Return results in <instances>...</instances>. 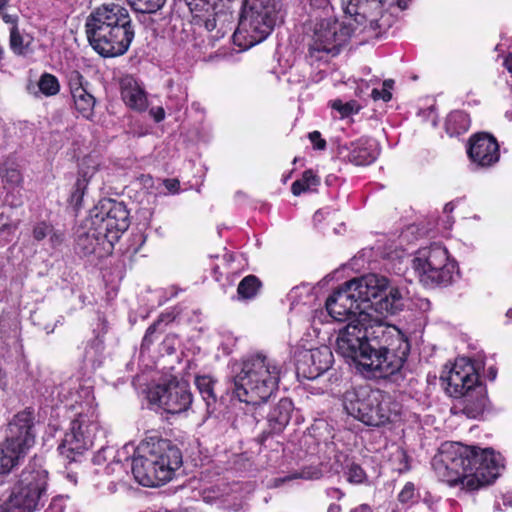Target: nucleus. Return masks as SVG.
<instances>
[{"instance_id": "0eeeda50", "label": "nucleus", "mask_w": 512, "mask_h": 512, "mask_svg": "<svg viewBox=\"0 0 512 512\" xmlns=\"http://www.w3.org/2000/svg\"><path fill=\"white\" fill-rule=\"evenodd\" d=\"M284 20L277 0H243L234 41L243 48L264 41Z\"/></svg>"}, {"instance_id": "393cba45", "label": "nucleus", "mask_w": 512, "mask_h": 512, "mask_svg": "<svg viewBox=\"0 0 512 512\" xmlns=\"http://www.w3.org/2000/svg\"><path fill=\"white\" fill-rule=\"evenodd\" d=\"M43 502L14 484L6 498H0V512H35Z\"/></svg>"}, {"instance_id": "2eb2a0df", "label": "nucleus", "mask_w": 512, "mask_h": 512, "mask_svg": "<svg viewBox=\"0 0 512 512\" xmlns=\"http://www.w3.org/2000/svg\"><path fill=\"white\" fill-rule=\"evenodd\" d=\"M151 403L171 414L182 413L191 406L192 394L186 382L170 381L157 385L148 394Z\"/></svg>"}, {"instance_id": "bf43d9fd", "label": "nucleus", "mask_w": 512, "mask_h": 512, "mask_svg": "<svg viewBox=\"0 0 512 512\" xmlns=\"http://www.w3.org/2000/svg\"><path fill=\"white\" fill-rule=\"evenodd\" d=\"M48 237H49V241H50L52 246L59 245L62 242V240H63L62 234L59 233V232L54 231L53 228H52L51 234Z\"/></svg>"}, {"instance_id": "c9c22d12", "label": "nucleus", "mask_w": 512, "mask_h": 512, "mask_svg": "<svg viewBox=\"0 0 512 512\" xmlns=\"http://www.w3.org/2000/svg\"><path fill=\"white\" fill-rule=\"evenodd\" d=\"M195 384L207 406L216 402V395L214 393V381L210 376H197Z\"/></svg>"}, {"instance_id": "e2e57ef3", "label": "nucleus", "mask_w": 512, "mask_h": 512, "mask_svg": "<svg viewBox=\"0 0 512 512\" xmlns=\"http://www.w3.org/2000/svg\"><path fill=\"white\" fill-rule=\"evenodd\" d=\"M349 512H374L372 506L369 504L363 503L354 508H352Z\"/></svg>"}, {"instance_id": "37998d69", "label": "nucleus", "mask_w": 512, "mask_h": 512, "mask_svg": "<svg viewBox=\"0 0 512 512\" xmlns=\"http://www.w3.org/2000/svg\"><path fill=\"white\" fill-rule=\"evenodd\" d=\"M104 351V341L100 337L94 338L85 349V359L94 363Z\"/></svg>"}, {"instance_id": "dca6fc26", "label": "nucleus", "mask_w": 512, "mask_h": 512, "mask_svg": "<svg viewBox=\"0 0 512 512\" xmlns=\"http://www.w3.org/2000/svg\"><path fill=\"white\" fill-rule=\"evenodd\" d=\"M87 217L76 231V250L84 255L104 257L112 252L114 244L106 234Z\"/></svg>"}, {"instance_id": "423d86ee", "label": "nucleus", "mask_w": 512, "mask_h": 512, "mask_svg": "<svg viewBox=\"0 0 512 512\" xmlns=\"http://www.w3.org/2000/svg\"><path fill=\"white\" fill-rule=\"evenodd\" d=\"M440 380L447 394L461 399V411L468 418L476 419L483 414L488 401L487 391L470 360L457 359L448 371L442 373Z\"/></svg>"}, {"instance_id": "052dcab7", "label": "nucleus", "mask_w": 512, "mask_h": 512, "mask_svg": "<svg viewBox=\"0 0 512 512\" xmlns=\"http://www.w3.org/2000/svg\"><path fill=\"white\" fill-rule=\"evenodd\" d=\"M11 0H0V19L4 21L5 15H12V13H8L6 10L9 6ZM13 15H17L16 13H13Z\"/></svg>"}, {"instance_id": "338daca9", "label": "nucleus", "mask_w": 512, "mask_h": 512, "mask_svg": "<svg viewBox=\"0 0 512 512\" xmlns=\"http://www.w3.org/2000/svg\"><path fill=\"white\" fill-rule=\"evenodd\" d=\"M342 508L339 504L331 503L328 506L327 512H341Z\"/></svg>"}, {"instance_id": "5701e85b", "label": "nucleus", "mask_w": 512, "mask_h": 512, "mask_svg": "<svg viewBox=\"0 0 512 512\" xmlns=\"http://www.w3.org/2000/svg\"><path fill=\"white\" fill-rule=\"evenodd\" d=\"M339 156L357 166L373 163L378 157V150L374 140L361 138L349 144L338 146Z\"/></svg>"}, {"instance_id": "f8f14e48", "label": "nucleus", "mask_w": 512, "mask_h": 512, "mask_svg": "<svg viewBox=\"0 0 512 512\" xmlns=\"http://www.w3.org/2000/svg\"><path fill=\"white\" fill-rule=\"evenodd\" d=\"M412 267L419 281L427 287L450 284L457 268L447 249L436 243L419 249L412 260Z\"/></svg>"}, {"instance_id": "8fccbe9b", "label": "nucleus", "mask_w": 512, "mask_h": 512, "mask_svg": "<svg viewBox=\"0 0 512 512\" xmlns=\"http://www.w3.org/2000/svg\"><path fill=\"white\" fill-rule=\"evenodd\" d=\"M161 323L160 320L154 322L153 324H151L147 330H146V333L143 337V345H147L149 346L153 341V335L155 334V332L157 331V327L158 325Z\"/></svg>"}, {"instance_id": "4468645a", "label": "nucleus", "mask_w": 512, "mask_h": 512, "mask_svg": "<svg viewBox=\"0 0 512 512\" xmlns=\"http://www.w3.org/2000/svg\"><path fill=\"white\" fill-rule=\"evenodd\" d=\"M92 225L98 226L113 242L118 241L121 234L129 227V212L123 202L105 198L90 210Z\"/></svg>"}, {"instance_id": "0e129e2a", "label": "nucleus", "mask_w": 512, "mask_h": 512, "mask_svg": "<svg viewBox=\"0 0 512 512\" xmlns=\"http://www.w3.org/2000/svg\"><path fill=\"white\" fill-rule=\"evenodd\" d=\"M504 66L509 71V73L512 74V53H509L505 60H504Z\"/></svg>"}, {"instance_id": "79ce46f5", "label": "nucleus", "mask_w": 512, "mask_h": 512, "mask_svg": "<svg viewBox=\"0 0 512 512\" xmlns=\"http://www.w3.org/2000/svg\"><path fill=\"white\" fill-rule=\"evenodd\" d=\"M420 497L419 491L416 489L414 483L407 482L401 491L399 492L397 499L398 502L402 505H415L416 499Z\"/></svg>"}, {"instance_id": "cd10ccee", "label": "nucleus", "mask_w": 512, "mask_h": 512, "mask_svg": "<svg viewBox=\"0 0 512 512\" xmlns=\"http://www.w3.org/2000/svg\"><path fill=\"white\" fill-rule=\"evenodd\" d=\"M121 96L125 104L134 110L144 111L148 106L146 92L132 78L124 80Z\"/></svg>"}, {"instance_id": "412c9836", "label": "nucleus", "mask_w": 512, "mask_h": 512, "mask_svg": "<svg viewBox=\"0 0 512 512\" xmlns=\"http://www.w3.org/2000/svg\"><path fill=\"white\" fill-rule=\"evenodd\" d=\"M333 362V354L329 347L306 350L297 361V373L307 379H315L327 371Z\"/></svg>"}, {"instance_id": "680f3d73", "label": "nucleus", "mask_w": 512, "mask_h": 512, "mask_svg": "<svg viewBox=\"0 0 512 512\" xmlns=\"http://www.w3.org/2000/svg\"><path fill=\"white\" fill-rule=\"evenodd\" d=\"M502 506L504 508H512V491L502 495Z\"/></svg>"}, {"instance_id": "f03ea898", "label": "nucleus", "mask_w": 512, "mask_h": 512, "mask_svg": "<svg viewBox=\"0 0 512 512\" xmlns=\"http://www.w3.org/2000/svg\"><path fill=\"white\" fill-rule=\"evenodd\" d=\"M85 27L90 45L103 57L126 53L135 35L128 10L116 3L95 9L88 16Z\"/></svg>"}, {"instance_id": "a211bd4d", "label": "nucleus", "mask_w": 512, "mask_h": 512, "mask_svg": "<svg viewBox=\"0 0 512 512\" xmlns=\"http://www.w3.org/2000/svg\"><path fill=\"white\" fill-rule=\"evenodd\" d=\"M325 306L329 316L338 322L346 320L350 322L362 310L347 282L327 298Z\"/></svg>"}, {"instance_id": "c03bdc74", "label": "nucleus", "mask_w": 512, "mask_h": 512, "mask_svg": "<svg viewBox=\"0 0 512 512\" xmlns=\"http://www.w3.org/2000/svg\"><path fill=\"white\" fill-rule=\"evenodd\" d=\"M67 81L71 95L77 93L78 91L87 89L88 82L77 70H72L68 73Z\"/></svg>"}, {"instance_id": "9d476101", "label": "nucleus", "mask_w": 512, "mask_h": 512, "mask_svg": "<svg viewBox=\"0 0 512 512\" xmlns=\"http://www.w3.org/2000/svg\"><path fill=\"white\" fill-rule=\"evenodd\" d=\"M378 325H383L379 319L372 318L370 312L361 311L359 315L340 329L335 351L344 358L352 360L359 369L364 371V358L369 357L372 343V331Z\"/></svg>"}, {"instance_id": "a18cd8bd", "label": "nucleus", "mask_w": 512, "mask_h": 512, "mask_svg": "<svg viewBox=\"0 0 512 512\" xmlns=\"http://www.w3.org/2000/svg\"><path fill=\"white\" fill-rule=\"evenodd\" d=\"M89 179L86 174L79 176L75 182L74 191L71 194V202L75 205H80L88 186Z\"/></svg>"}, {"instance_id": "b1692460", "label": "nucleus", "mask_w": 512, "mask_h": 512, "mask_svg": "<svg viewBox=\"0 0 512 512\" xmlns=\"http://www.w3.org/2000/svg\"><path fill=\"white\" fill-rule=\"evenodd\" d=\"M378 395L379 389H372L367 385L349 389L343 395L344 409L360 421L368 406L378 403L375 398Z\"/></svg>"}, {"instance_id": "aec40b11", "label": "nucleus", "mask_w": 512, "mask_h": 512, "mask_svg": "<svg viewBox=\"0 0 512 512\" xmlns=\"http://www.w3.org/2000/svg\"><path fill=\"white\" fill-rule=\"evenodd\" d=\"M15 484L43 502L48 487V471L43 466V459L32 458L21 471Z\"/></svg>"}, {"instance_id": "72a5a7b5", "label": "nucleus", "mask_w": 512, "mask_h": 512, "mask_svg": "<svg viewBox=\"0 0 512 512\" xmlns=\"http://www.w3.org/2000/svg\"><path fill=\"white\" fill-rule=\"evenodd\" d=\"M319 178L312 170H307L302 174L301 179L293 182L291 191L295 196L307 192L319 184Z\"/></svg>"}, {"instance_id": "473e14b6", "label": "nucleus", "mask_w": 512, "mask_h": 512, "mask_svg": "<svg viewBox=\"0 0 512 512\" xmlns=\"http://www.w3.org/2000/svg\"><path fill=\"white\" fill-rule=\"evenodd\" d=\"M343 475L347 482L354 485L363 484L368 479L364 469L352 460H346L343 466Z\"/></svg>"}, {"instance_id": "4be33fe9", "label": "nucleus", "mask_w": 512, "mask_h": 512, "mask_svg": "<svg viewBox=\"0 0 512 512\" xmlns=\"http://www.w3.org/2000/svg\"><path fill=\"white\" fill-rule=\"evenodd\" d=\"M345 14L354 16V21L363 25V30L376 31L382 28L380 19L371 12H379L386 0H339Z\"/></svg>"}, {"instance_id": "a19ab883", "label": "nucleus", "mask_w": 512, "mask_h": 512, "mask_svg": "<svg viewBox=\"0 0 512 512\" xmlns=\"http://www.w3.org/2000/svg\"><path fill=\"white\" fill-rule=\"evenodd\" d=\"M131 7L140 13H155L160 10L166 0H128Z\"/></svg>"}, {"instance_id": "bb28decb", "label": "nucleus", "mask_w": 512, "mask_h": 512, "mask_svg": "<svg viewBox=\"0 0 512 512\" xmlns=\"http://www.w3.org/2000/svg\"><path fill=\"white\" fill-rule=\"evenodd\" d=\"M0 179L6 191H14L23 184L19 157L15 153L4 156L0 161Z\"/></svg>"}, {"instance_id": "ea45409f", "label": "nucleus", "mask_w": 512, "mask_h": 512, "mask_svg": "<svg viewBox=\"0 0 512 512\" xmlns=\"http://www.w3.org/2000/svg\"><path fill=\"white\" fill-rule=\"evenodd\" d=\"M437 500L429 493L426 492L420 501L412 506V512H437ZM392 512H402V508L396 506Z\"/></svg>"}, {"instance_id": "864d4df0", "label": "nucleus", "mask_w": 512, "mask_h": 512, "mask_svg": "<svg viewBox=\"0 0 512 512\" xmlns=\"http://www.w3.org/2000/svg\"><path fill=\"white\" fill-rule=\"evenodd\" d=\"M165 188L171 193H177L180 188V183L177 179H166L164 180Z\"/></svg>"}, {"instance_id": "4d7b16f0", "label": "nucleus", "mask_w": 512, "mask_h": 512, "mask_svg": "<svg viewBox=\"0 0 512 512\" xmlns=\"http://www.w3.org/2000/svg\"><path fill=\"white\" fill-rule=\"evenodd\" d=\"M209 0H186L187 5L190 7V10L202 9Z\"/></svg>"}, {"instance_id": "20e7f679", "label": "nucleus", "mask_w": 512, "mask_h": 512, "mask_svg": "<svg viewBox=\"0 0 512 512\" xmlns=\"http://www.w3.org/2000/svg\"><path fill=\"white\" fill-rule=\"evenodd\" d=\"M137 453L132 459V474L145 487L165 484L182 465L180 450L165 439L148 438L138 446Z\"/></svg>"}, {"instance_id": "09e8293b", "label": "nucleus", "mask_w": 512, "mask_h": 512, "mask_svg": "<svg viewBox=\"0 0 512 512\" xmlns=\"http://www.w3.org/2000/svg\"><path fill=\"white\" fill-rule=\"evenodd\" d=\"M308 138L316 150H324L326 148V141L321 137L319 131H313L308 134Z\"/></svg>"}, {"instance_id": "7c9ffc66", "label": "nucleus", "mask_w": 512, "mask_h": 512, "mask_svg": "<svg viewBox=\"0 0 512 512\" xmlns=\"http://www.w3.org/2000/svg\"><path fill=\"white\" fill-rule=\"evenodd\" d=\"M469 127L470 118L464 111H453L446 118L445 129L451 137L467 132Z\"/></svg>"}, {"instance_id": "49530a36", "label": "nucleus", "mask_w": 512, "mask_h": 512, "mask_svg": "<svg viewBox=\"0 0 512 512\" xmlns=\"http://www.w3.org/2000/svg\"><path fill=\"white\" fill-rule=\"evenodd\" d=\"M394 81L392 79H387L383 82L382 89L374 88L371 92V96L374 100H383L384 102H388L392 98L391 90L393 89Z\"/></svg>"}, {"instance_id": "f704fd0d", "label": "nucleus", "mask_w": 512, "mask_h": 512, "mask_svg": "<svg viewBox=\"0 0 512 512\" xmlns=\"http://www.w3.org/2000/svg\"><path fill=\"white\" fill-rule=\"evenodd\" d=\"M261 287V282L254 275L244 277L237 288V293L242 299H251L256 296Z\"/></svg>"}, {"instance_id": "7ed1b4c3", "label": "nucleus", "mask_w": 512, "mask_h": 512, "mask_svg": "<svg viewBox=\"0 0 512 512\" xmlns=\"http://www.w3.org/2000/svg\"><path fill=\"white\" fill-rule=\"evenodd\" d=\"M281 374L279 363L261 353L243 360L233 377V394L240 401L262 409V404L277 389Z\"/></svg>"}, {"instance_id": "6ab92c4d", "label": "nucleus", "mask_w": 512, "mask_h": 512, "mask_svg": "<svg viewBox=\"0 0 512 512\" xmlns=\"http://www.w3.org/2000/svg\"><path fill=\"white\" fill-rule=\"evenodd\" d=\"M375 398L378 403L368 406L361 422L368 426L378 427L399 418L402 406L390 394L379 390V395Z\"/></svg>"}, {"instance_id": "6e6552de", "label": "nucleus", "mask_w": 512, "mask_h": 512, "mask_svg": "<svg viewBox=\"0 0 512 512\" xmlns=\"http://www.w3.org/2000/svg\"><path fill=\"white\" fill-rule=\"evenodd\" d=\"M361 311H375L381 315L402 310L404 299L400 290L389 286V280L378 274H366L347 281Z\"/></svg>"}, {"instance_id": "de8ad7c7", "label": "nucleus", "mask_w": 512, "mask_h": 512, "mask_svg": "<svg viewBox=\"0 0 512 512\" xmlns=\"http://www.w3.org/2000/svg\"><path fill=\"white\" fill-rule=\"evenodd\" d=\"M52 232V225L49 223L42 221L38 222L34 225L32 230V235L34 240L42 241L46 237H48Z\"/></svg>"}, {"instance_id": "603ef678", "label": "nucleus", "mask_w": 512, "mask_h": 512, "mask_svg": "<svg viewBox=\"0 0 512 512\" xmlns=\"http://www.w3.org/2000/svg\"><path fill=\"white\" fill-rule=\"evenodd\" d=\"M326 495L331 499L341 500L345 493L339 488L331 487L326 490Z\"/></svg>"}, {"instance_id": "c756f323", "label": "nucleus", "mask_w": 512, "mask_h": 512, "mask_svg": "<svg viewBox=\"0 0 512 512\" xmlns=\"http://www.w3.org/2000/svg\"><path fill=\"white\" fill-rule=\"evenodd\" d=\"M122 454H126V452L116 450L112 446L101 447L94 455L93 463L96 465H103L109 461L105 470L107 474H112L115 471H121L124 469L121 459Z\"/></svg>"}, {"instance_id": "5fc2aeb1", "label": "nucleus", "mask_w": 512, "mask_h": 512, "mask_svg": "<svg viewBox=\"0 0 512 512\" xmlns=\"http://www.w3.org/2000/svg\"><path fill=\"white\" fill-rule=\"evenodd\" d=\"M333 107L339 110L343 115H349L352 113V106L349 103L342 104L341 101H335Z\"/></svg>"}, {"instance_id": "3c124183", "label": "nucleus", "mask_w": 512, "mask_h": 512, "mask_svg": "<svg viewBox=\"0 0 512 512\" xmlns=\"http://www.w3.org/2000/svg\"><path fill=\"white\" fill-rule=\"evenodd\" d=\"M310 5L316 9H322L326 15H329V10H332L330 0H310Z\"/></svg>"}, {"instance_id": "774afa93", "label": "nucleus", "mask_w": 512, "mask_h": 512, "mask_svg": "<svg viewBox=\"0 0 512 512\" xmlns=\"http://www.w3.org/2000/svg\"><path fill=\"white\" fill-rule=\"evenodd\" d=\"M488 378L493 381L497 376V370L494 367H489L487 371Z\"/></svg>"}, {"instance_id": "13d9d810", "label": "nucleus", "mask_w": 512, "mask_h": 512, "mask_svg": "<svg viewBox=\"0 0 512 512\" xmlns=\"http://www.w3.org/2000/svg\"><path fill=\"white\" fill-rule=\"evenodd\" d=\"M64 501V498L59 496L52 500L49 509L52 510V512H62V503Z\"/></svg>"}, {"instance_id": "6e6d98bb", "label": "nucleus", "mask_w": 512, "mask_h": 512, "mask_svg": "<svg viewBox=\"0 0 512 512\" xmlns=\"http://www.w3.org/2000/svg\"><path fill=\"white\" fill-rule=\"evenodd\" d=\"M331 213V209L328 208V207H325V208H322V209H319L315 212L314 214V221L315 222H321L322 220H324L327 216H329Z\"/></svg>"}, {"instance_id": "e433bc0d", "label": "nucleus", "mask_w": 512, "mask_h": 512, "mask_svg": "<svg viewBox=\"0 0 512 512\" xmlns=\"http://www.w3.org/2000/svg\"><path fill=\"white\" fill-rule=\"evenodd\" d=\"M389 462L393 470L399 473L410 470V458L407 452L400 446H396L391 452Z\"/></svg>"}, {"instance_id": "f3484780", "label": "nucleus", "mask_w": 512, "mask_h": 512, "mask_svg": "<svg viewBox=\"0 0 512 512\" xmlns=\"http://www.w3.org/2000/svg\"><path fill=\"white\" fill-rule=\"evenodd\" d=\"M467 154L475 168L487 169L499 161L500 148L493 135L481 132L469 138Z\"/></svg>"}, {"instance_id": "2f4dec72", "label": "nucleus", "mask_w": 512, "mask_h": 512, "mask_svg": "<svg viewBox=\"0 0 512 512\" xmlns=\"http://www.w3.org/2000/svg\"><path fill=\"white\" fill-rule=\"evenodd\" d=\"M76 111L85 119L91 120L94 116L96 104L95 97L88 90H81L71 95Z\"/></svg>"}, {"instance_id": "1a4fd4ad", "label": "nucleus", "mask_w": 512, "mask_h": 512, "mask_svg": "<svg viewBox=\"0 0 512 512\" xmlns=\"http://www.w3.org/2000/svg\"><path fill=\"white\" fill-rule=\"evenodd\" d=\"M359 26L354 21V16L347 14L342 22L331 15L319 19L315 23L312 40L309 44V59L314 62L325 60L328 56L337 55L340 48L356 32Z\"/></svg>"}, {"instance_id": "c85d7f7f", "label": "nucleus", "mask_w": 512, "mask_h": 512, "mask_svg": "<svg viewBox=\"0 0 512 512\" xmlns=\"http://www.w3.org/2000/svg\"><path fill=\"white\" fill-rule=\"evenodd\" d=\"M292 410V402L283 398L269 411L267 422L270 433H280L284 430L290 421Z\"/></svg>"}, {"instance_id": "39448f33", "label": "nucleus", "mask_w": 512, "mask_h": 512, "mask_svg": "<svg viewBox=\"0 0 512 512\" xmlns=\"http://www.w3.org/2000/svg\"><path fill=\"white\" fill-rule=\"evenodd\" d=\"M371 353L364 358V371L373 377L387 378L401 370L408 356L410 345L396 329L378 325L371 332Z\"/></svg>"}, {"instance_id": "58836bf2", "label": "nucleus", "mask_w": 512, "mask_h": 512, "mask_svg": "<svg viewBox=\"0 0 512 512\" xmlns=\"http://www.w3.org/2000/svg\"><path fill=\"white\" fill-rule=\"evenodd\" d=\"M38 87L45 96H54L60 91V84L57 77L50 73L41 75L38 81Z\"/></svg>"}, {"instance_id": "f257e3e1", "label": "nucleus", "mask_w": 512, "mask_h": 512, "mask_svg": "<svg viewBox=\"0 0 512 512\" xmlns=\"http://www.w3.org/2000/svg\"><path fill=\"white\" fill-rule=\"evenodd\" d=\"M432 466L438 478L449 486L473 492L492 483L503 467L500 454L460 443H445L434 456Z\"/></svg>"}, {"instance_id": "69168bd1", "label": "nucleus", "mask_w": 512, "mask_h": 512, "mask_svg": "<svg viewBox=\"0 0 512 512\" xmlns=\"http://www.w3.org/2000/svg\"><path fill=\"white\" fill-rule=\"evenodd\" d=\"M164 117H165V112H164L163 108H158L154 114L155 120L157 122H160L164 119Z\"/></svg>"}, {"instance_id": "9b49d317", "label": "nucleus", "mask_w": 512, "mask_h": 512, "mask_svg": "<svg viewBox=\"0 0 512 512\" xmlns=\"http://www.w3.org/2000/svg\"><path fill=\"white\" fill-rule=\"evenodd\" d=\"M9 434L0 448V476L9 474L35 443L34 417L31 411L16 414L9 423Z\"/></svg>"}, {"instance_id": "4c0bfd02", "label": "nucleus", "mask_w": 512, "mask_h": 512, "mask_svg": "<svg viewBox=\"0 0 512 512\" xmlns=\"http://www.w3.org/2000/svg\"><path fill=\"white\" fill-rule=\"evenodd\" d=\"M320 472L317 469L313 468H303L300 471L291 472L283 477H277L274 479V485L280 486L285 484L286 482L296 480V479H317L319 478Z\"/></svg>"}, {"instance_id": "ddd939ff", "label": "nucleus", "mask_w": 512, "mask_h": 512, "mask_svg": "<svg viewBox=\"0 0 512 512\" xmlns=\"http://www.w3.org/2000/svg\"><path fill=\"white\" fill-rule=\"evenodd\" d=\"M86 411L81 410L71 422L70 431L64 436L58 450L69 462L76 461L84 451L91 448L98 437L105 432L100 427L98 414L91 403L86 404Z\"/></svg>"}, {"instance_id": "a878e982", "label": "nucleus", "mask_w": 512, "mask_h": 512, "mask_svg": "<svg viewBox=\"0 0 512 512\" xmlns=\"http://www.w3.org/2000/svg\"><path fill=\"white\" fill-rule=\"evenodd\" d=\"M4 23L9 25V47L17 56H26L33 52L32 35L19 27L18 15H5Z\"/></svg>"}]
</instances>
